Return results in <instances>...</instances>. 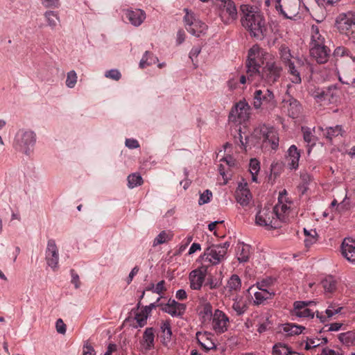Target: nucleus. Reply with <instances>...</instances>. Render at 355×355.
I'll return each instance as SVG.
<instances>
[{
  "mask_svg": "<svg viewBox=\"0 0 355 355\" xmlns=\"http://www.w3.org/2000/svg\"><path fill=\"white\" fill-rule=\"evenodd\" d=\"M236 200L242 207H247L252 200V196L247 183H240L236 191Z\"/></svg>",
  "mask_w": 355,
  "mask_h": 355,
  "instance_id": "21",
  "label": "nucleus"
},
{
  "mask_svg": "<svg viewBox=\"0 0 355 355\" xmlns=\"http://www.w3.org/2000/svg\"><path fill=\"white\" fill-rule=\"evenodd\" d=\"M270 322L269 318L266 316H260L258 318L257 331L261 334L270 328Z\"/></svg>",
  "mask_w": 355,
  "mask_h": 355,
  "instance_id": "44",
  "label": "nucleus"
},
{
  "mask_svg": "<svg viewBox=\"0 0 355 355\" xmlns=\"http://www.w3.org/2000/svg\"><path fill=\"white\" fill-rule=\"evenodd\" d=\"M304 329H305L304 327L293 323H287L282 326V332L287 336L299 335Z\"/></svg>",
  "mask_w": 355,
  "mask_h": 355,
  "instance_id": "34",
  "label": "nucleus"
},
{
  "mask_svg": "<svg viewBox=\"0 0 355 355\" xmlns=\"http://www.w3.org/2000/svg\"><path fill=\"white\" fill-rule=\"evenodd\" d=\"M159 300L160 298L159 297L155 302L151 303L150 305L145 306L142 311L148 315V314L150 313L153 309L159 306L158 304Z\"/></svg>",
  "mask_w": 355,
  "mask_h": 355,
  "instance_id": "61",
  "label": "nucleus"
},
{
  "mask_svg": "<svg viewBox=\"0 0 355 355\" xmlns=\"http://www.w3.org/2000/svg\"><path fill=\"white\" fill-rule=\"evenodd\" d=\"M254 135L264 143H268L274 150L279 146V137L277 130L270 126L261 125L254 130Z\"/></svg>",
  "mask_w": 355,
  "mask_h": 355,
  "instance_id": "10",
  "label": "nucleus"
},
{
  "mask_svg": "<svg viewBox=\"0 0 355 355\" xmlns=\"http://www.w3.org/2000/svg\"><path fill=\"white\" fill-rule=\"evenodd\" d=\"M302 130L303 132V137H304V141L309 144H312L313 145H314L315 144L314 140H313L314 136L312 134L311 129L309 128L302 127Z\"/></svg>",
  "mask_w": 355,
  "mask_h": 355,
  "instance_id": "50",
  "label": "nucleus"
},
{
  "mask_svg": "<svg viewBox=\"0 0 355 355\" xmlns=\"http://www.w3.org/2000/svg\"><path fill=\"white\" fill-rule=\"evenodd\" d=\"M207 266H202L192 270L189 275L190 288L193 290H200L207 275Z\"/></svg>",
  "mask_w": 355,
  "mask_h": 355,
  "instance_id": "15",
  "label": "nucleus"
},
{
  "mask_svg": "<svg viewBox=\"0 0 355 355\" xmlns=\"http://www.w3.org/2000/svg\"><path fill=\"white\" fill-rule=\"evenodd\" d=\"M223 6L220 8L219 16L223 23L230 24L234 22L238 17L237 9L232 0L221 1Z\"/></svg>",
  "mask_w": 355,
  "mask_h": 355,
  "instance_id": "13",
  "label": "nucleus"
},
{
  "mask_svg": "<svg viewBox=\"0 0 355 355\" xmlns=\"http://www.w3.org/2000/svg\"><path fill=\"white\" fill-rule=\"evenodd\" d=\"M324 135L327 139L331 140L334 137L343 135V128L341 125H336L334 127H328L324 130Z\"/></svg>",
  "mask_w": 355,
  "mask_h": 355,
  "instance_id": "41",
  "label": "nucleus"
},
{
  "mask_svg": "<svg viewBox=\"0 0 355 355\" xmlns=\"http://www.w3.org/2000/svg\"><path fill=\"white\" fill-rule=\"evenodd\" d=\"M311 235L306 236L304 243L306 248H309L318 241V233L315 230H311Z\"/></svg>",
  "mask_w": 355,
  "mask_h": 355,
  "instance_id": "49",
  "label": "nucleus"
},
{
  "mask_svg": "<svg viewBox=\"0 0 355 355\" xmlns=\"http://www.w3.org/2000/svg\"><path fill=\"white\" fill-rule=\"evenodd\" d=\"M95 354L94 347L88 343H85L83 345V355H95Z\"/></svg>",
  "mask_w": 355,
  "mask_h": 355,
  "instance_id": "59",
  "label": "nucleus"
},
{
  "mask_svg": "<svg viewBox=\"0 0 355 355\" xmlns=\"http://www.w3.org/2000/svg\"><path fill=\"white\" fill-rule=\"evenodd\" d=\"M338 31L355 44V14H342L336 19Z\"/></svg>",
  "mask_w": 355,
  "mask_h": 355,
  "instance_id": "9",
  "label": "nucleus"
},
{
  "mask_svg": "<svg viewBox=\"0 0 355 355\" xmlns=\"http://www.w3.org/2000/svg\"><path fill=\"white\" fill-rule=\"evenodd\" d=\"M44 17L47 25L52 29H55L60 22V17L57 12L51 10L45 12Z\"/></svg>",
  "mask_w": 355,
  "mask_h": 355,
  "instance_id": "37",
  "label": "nucleus"
},
{
  "mask_svg": "<svg viewBox=\"0 0 355 355\" xmlns=\"http://www.w3.org/2000/svg\"><path fill=\"white\" fill-rule=\"evenodd\" d=\"M250 256V246L243 243L237 245V259L239 262H246Z\"/></svg>",
  "mask_w": 355,
  "mask_h": 355,
  "instance_id": "33",
  "label": "nucleus"
},
{
  "mask_svg": "<svg viewBox=\"0 0 355 355\" xmlns=\"http://www.w3.org/2000/svg\"><path fill=\"white\" fill-rule=\"evenodd\" d=\"M173 234L171 231H162L153 240V246L165 243L173 239Z\"/></svg>",
  "mask_w": 355,
  "mask_h": 355,
  "instance_id": "38",
  "label": "nucleus"
},
{
  "mask_svg": "<svg viewBox=\"0 0 355 355\" xmlns=\"http://www.w3.org/2000/svg\"><path fill=\"white\" fill-rule=\"evenodd\" d=\"M42 3L47 8H58L60 6V0H42Z\"/></svg>",
  "mask_w": 355,
  "mask_h": 355,
  "instance_id": "55",
  "label": "nucleus"
},
{
  "mask_svg": "<svg viewBox=\"0 0 355 355\" xmlns=\"http://www.w3.org/2000/svg\"><path fill=\"white\" fill-rule=\"evenodd\" d=\"M275 295L270 290H259L254 293V303L257 305L262 304L265 300L272 298Z\"/></svg>",
  "mask_w": 355,
  "mask_h": 355,
  "instance_id": "35",
  "label": "nucleus"
},
{
  "mask_svg": "<svg viewBox=\"0 0 355 355\" xmlns=\"http://www.w3.org/2000/svg\"><path fill=\"white\" fill-rule=\"evenodd\" d=\"M241 281L239 277L236 275L231 276L227 284V288L230 291H238L241 289Z\"/></svg>",
  "mask_w": 355,
  "mask_h": 355,
  "instance_id": "42",
  "label": "nucleus"
},
{
  "mask_svg": "<svg viewBox=\"0 0 355 355\" xmlns=\"http://www.w3.org/2000/svg\"><path fill=\"white\" fill-rule=\"evenodd\" d=\"M280 55L283 62L287 66L293 63L291 62V54L288 47L282 46L280 48Z\"/></svg>",
  "mask_w": 355,
  "mask_h": 355,
  "instance_id": "46",
  "label": "nucleus"
},
{
  "mask_svg": "<svg viewBox=\"0 0 355 355\" xmlns=\"http://www.w3.org/2000/svg\"><path fill=\"white\" fill-rule=\"evenodd\" d=\"M211 197L212 193L208 189L205 190L202 193L200 194L198 200V204L200 205H202L204 204L209 202Z\"/></svg>",
  "mask_w": 355,
  "mask_h": 355,
  "instance_id": "52",
  "label": "nucleus"
},
{
  "mask_svg": "<svg viewBox=\"0 0 355 355\" xmlns=\"http://www.w3.org/2000/svg\"><path fill=\"white\" fill-rule=\"evenodd\" d=\"M342 254L349 262L355 264V241L345 239L341 246Z\"/></svg>",
  "mask_w": 355,
  "mask_h": 355,
  "instance_id": "22",
  "label": "nucleus"
},
{
  "mask_svg": "<svg viewBox=\"0 0 355 355\" xmlns=\"http://www.w3.org/2000/svg\"><path fill=\"white\" fill-rule=\"evenodd\" d=\"M275 103L273 92L268 89H256L252 94V105L255 110L273 107Z\"/></svg>",
  "mask_w": 355,
  "mask_h": 355,
  "instance_id": "8",
  "label": "nucleus"
},
{
  "mask_svg": "<svg viewBox=\"0 0 355 355\" xmlns=\"http://www.w3.org/2000/svg\"><path fill=\"white\" fill-rule=\"evenodd\" d=\"M125 16L135 26H140L146 19V13L141 9L126 10Z\"/></svg>",
  "mask_w": 355,
  "mask_h": 355,
  "instance_id": "24",
  "label": "nucleus"
},
{
  "mask_svg": "<svg viewBox=\"0 0 355 355\" xmlns=\"http://www.w3.org/2000/svg\"><path fill=\"white\" fill-rule=\"evenodd\" d=\"M321 284L326 295H331L337 289V282L332 276L325 277L321 282Z\"/></svg>",
  "mask_w": 355,
  "mask_h": 355,
  "instance_id": "32",
  "label": "nucleus"
},
{
  "mask_svg": "<svg viewBox=\"0 0 355 355\" xmlns=\"http://www.w3.org/2000/svg\"><path fill=\"white\" fill-rule=\"evenodd\" d=\"M71 283L74 284L76 288H78L80 287V280H79V276L74 273V270H71Z\"/></svg>",
  "mask_w": 355,
  "mask_h": 355,
  "instance_id": "64",
  "label": "nucleus"
},
{
  "mask_svg": "<svg viewBox=\"0 0 355 355\" xmlns=\"http://www.w3.org/2000/svg\"><path fill=\"white\" fill-rule=\"evenodd\" d=\"M340 92V88L337 85H331L325 88L313 87L309 89V94L321 105L336 103Z\"/></svg>",
  "mask_w": 355,
  "mask_h": 355,
  "instance_id": "4",
  "label": "nucleus"
},
{
  "mask_svg": "<svg viewBox=\"0 0 355 355\" xmlns=\"http://www.w3.org/2000/svg\"><path fill=\"white\" fill-rule=\"evenodd\" d=\"M291 204L286 191L283 190L279 193L278 202L274 207H264L259 211L255 218L256 224L267 229L281 227V223L286 222L288 219Z\"/></svg>",
  "mask_w": 355,
  "mask_h": 355,
  "instance_id": "1",
  "label": "nucleus"
},
{
  "mask_svg": "<svg viewBox=\"0 0 355 355\" xmlns=\"http://www.w3.org/2000/svg\"><path fill=\"white\" fill-rule=\"evenodd\" d=\"M125 146L130 149H135L139 147L138 141L134 139H126Z\"/></svg>",
  "mask_w": 355,
  "mask_h": 355,
  "instance_id": "60",
  "label": "nucleus"
},
{
  "mask_svg": "<svg viewBox=\"0 0 355 355\" xmlns=\"http://www.w3.org/2000/svg\"><path fill=\"white\" fill-rule=\"evenodd\" d=\"M273 284V279L270 277L266 278L257 283V287L259 290H270L269 287Z\"/></svg>",
  "mask_w": 355,
  "mask_h": 355,
  "instance_id": "51",
  "label": "nucleus"
},
{
  "mask_svg": "<svg viewBox=\"0 0 355 355\" xmlns=\"http://www.w3.org/2000/svg\"><path fill=\"white\" fill-rule=\"evenodd\" d=\"M105 76L114 80H119L121 77V74L118 69H113L107 71Z\"/></svg>",
  "mask_w": 355,
  "mask_h": 355,
  "instance_id": "54",
  "label": "nucleus"
},
{
  "mask_svg": "<svg viewBox=\"0 0 355 355\" xmlns=\"http://www.w3.org/2000/svg\"><path fill=\"white\" fill-rule=\"evenodd\" d=\"M228 87L231 89H235L239 87V81L236 80V75H234L231 79H230L227 82Z\"/></svg>",
  "mask_w": 355,
  "mask_h": 355,
  "instance_id": "63",
  "label": "nucleus"
},
{
  "mask_svg": "<svg viewBox=\"0 0 355 355\" xmlns=\"http://www.w3.org/2000/svg\"><path fill=\"white\" fill-rule=\"evenodd\" d=\"M184 11L185 12L184 22L187 31L197 37L204 35L207 30V26L189 9L184 8Z\"/></svg>",
  "mask_w": 355,
  "mask_h": 355,
  "instance_id": "7",
  "label": "nucleus"
},
{
  "mask_svg": "<svg viewBox=\"0 0 355 355\" xmlns=\"http://www.w3.org/2000/svg\"><path fill=\"white\" fill-rule=\"evenodd\" d=\"M36 142V135L33 131L20 129L15 136L13 146L19 152L26 155L33 150Z\"/></svg>",
  "mask_w": 355,
  "mask_h": 355,
  "instance_id": "5",
  "label": "nucleus"
},
{
  "mask_svg": "<svg viewBox=\"0 0 355 355\" xmlns=\"http://www.w3.org/2000/svg\"><path fill=\"white\" fill-rule=\"evenodd\" d=\"M211 324L212 329L216 334H223L229 329L230 324V318L223 311L216 309L212 315Z\"/></svg>",
  "mask_w": 355,
  "mask_h": 355,
  "instance_id": "12",
  "label": "nucleus"
},
{
  "mask_svg": "<svg viewBox=\"0 0 355 355\" xmlns=\"http://www.w3.org/2000/svg\"><path fill=\"white\" fill-rule=\"evenodd\" d=\"M341 309L342 307L334 304H331L325 311L326 316L323 315L321 313L317 312L316 317L320 319L321 322H325L327 319L340 313Z\"/></svg>",
  "mask_w": 355,
  "mask_h": 355,
  "instance_id": "31",
  "label": "nucleus"
},
{
  "mask_svg": "<svg viewBox=\"0 0 355 355\" xmlns=\"http://www.w3.org/2000/svg\"><path fill=\"white\" fill-rule=\"evenodd\" d=\"M45 259L47 265L56 270L58 268L59 252L54 239H49L47 241L46 249L45 251Z\"/></svg>",
  "mask_w": 355,
  "mask_h": 355,
  "instance_id": "14",
  "label": "nucleus"
},
{
  "mask_svg": "<svg viewBox=\"0 0 355 355\" xmlns=\"http://www.w3.org/2000/svg\"><path fill=\"white\" fill-rule=\"evenodd\" d=\"M229 246V243L225 242L223 244L209 247L200 258L204 263L217 265L225 259Z\"/></svg>",
  "mask_w": 355,
  "mask_h": 355,
  "instance_id": "6",
  "label": "nucleus"
},
{
  "mask_svg": "<svg viewBox=\"0 0 355 355\" xmlns=\"http://www.w3.org/2000/svg\"><path fill=\"white\" fill-rule=\"evenodd\" d=\"M260 171V163L257 159H251L249 164V171L252 175V180L257 182V174Z\"/></svg>",
  "mask_w": 355,
  "mask_h": 355,
  "instance_id": "43",
  "label": "nucleus"
},
{
  "mask_svg": "<svg viewBox=\"0 0 355 355\" xmlns=\"http://www.w3.org/2000/svg\"><path fill=\"white\" fill-rule=\"evenodd\" d=\"M327 343V338H323L322 339H320L318 338H312L307 337L306 340H304L302 343V346H303L306 350H310V349H314L322 344H326Z\"/></svg>",
  "mask_w": 355,
  "mask_h": 355,
  "instance_id": "36",
  "label": "nucleus"
},
{
  "mask_svg": "<svg viewBox=\"0 0 355 355\" xmlns=\"http://www.w3.org/2000/svg\"><path fill=\"white\" fill-rule=\"evenodd\" d=\"M282 67L280 64L271 58L267 60L263 67L261 71L259 70V65L258 66V72L254 74V76L250 78V80H255L257 79L263 83V85H271L276 83L281 76Z\"/></svg>",
  "mask_w": 355,
  "mask_h": 355,
  "instance_id": "3",
  "label": "nucleus"
},
{
  "mask_svg": "<svg viewBox=\"0 0 355 355\" xmlns=\"http://www.w3.org/2000/svg\"><path fill=\"white\" fill-rule=\"evenodd\" d=\"M331 50L328 47H319L316 49V52L310 51L311 56L320 64L327 62L330 56Z\"/></svg>",
  "mask_w": 355,
  "mask_h": 355,
  "instance_id": "27",
  "label": "nucleus"
},
{
  "mask_svg": "<svg viewBox=\"0 0 355 355\" xmlns=\"http://www.w3.org/2000/svg\"><path fill=\"white\" fill-rule=\"evenodd\" d=\"M161 342L168 347L171 343L172 331L168 321L163 322L161 325Z\"/></svg>",
  "mask_w": 355,
  "mask_h": 355,
  "instance_id": "28",
  "label": "nucleus"
},
{
  "mask_svg": "<svg viewBox=\"0 0 355 355\" xmlns=\"http://www.w3.org/2000/svg\"><path fill=\"white\" fill-rule=\"evenodd\" d=\"M241 22L252 37L262 40L268 35V29L263 15L257 8L248 4H242Z\"/></svg>",
  "mask_w": 355,
  "mask_h": 355,
  "instance_id": "2",
  "label": "nucleus"
},
{
  "mask_svg": "<svg viewBox=\"0 0 355 355\" xmlns=\"http://www.w3.org/2000/svg\"><path fill=\"white\" fill-rule=\"evenodd\" d=\"M164 285H165V282L164 280L159 282L155 288H154V286L152 285V288H153V292L156 293L157 294H161L163 291H164L166 290Z\"/></svg>",
  "mask_w": 355,
  "mask_h": 355,
  "instance_id": "58",
  "label": "nucleus"
},
{
  "mask_svg": "<svg viewBox=\"0 0 355 355\" xmlns=\"http://www.w3.org/2000/svg\"><path fill=\"white\" fill-rule=\"evenodd\" d=\"M284 106L287 108L288 115L293 119L297 118L302 111L300 103L294 98L285 101Z\"/></svg>",
  "mask_w": 355,
  "mask_h": 355,
  "instance_id": "26",
  "label": "nucleus"
},
{
  "mask_svg": "<svg viewBox=\"0 0 355 355\" xmlns=\"http://www.w3.org/2000/svg\"><path fill=\"white\" fill-rule=\"evenodd\" d=\"M314 304L313 301H296L293 304V315L299 318H313L315 311L309 306Z\"/></svg>",
  "mask_w": 355,
  "mask_h": 355,
  "instance_id": "16",
  "label": "nucleus"
},
{
  "mask_svg": "<svg viewBox=\"0 0 355 355\" xmlns=\"http://www.w3.org/2000/svg\"><path fill=\"white\" fill-rule=\"evenodd\" d=\"M338 338L340 342L347 345L352 343L354 340V336L352 331L342 333L339 335Z\"/></svg>",
  "mask_w": 355,
  "mask_h": 355,
  "instance_id": "48",
  "label": "nucleus"
},
{
  "mask_svg": "<svg viewBox=\"0 0 355 355\" xmlns=\"http://www.w3.org/2000/svg\"><path fill=\"white\" fill-rule=\"evenodd\" d=\"M321 355H343V354L339 350H334L329 348H324L322 349Z\"/></svg>",
  "mask_w": 355,
  "mask_h": 355,
  "instance_id": "62",
  "label": "nucleus"
},
{
  "mask_svg": "<svg viewBox=\"0 0 355 355\" xmlns=\"http://www.w3.org/2000/svg\"><path fill=\"white\" fill-rule=\"evenodd\" d=\"M77 74L75 71L72 70L67 73L66 85L69 88H73L77 82Z\"/></svg>",
  "mask_w": 355,
  "mask_h": 355,
  "instance_id": "47",
  "label": "nucleus"
},
{
  "mask_svg": "<svg viewBox=\"0 0 355 355\" xmlns=\"http://www.w3.org/2000/svg\"><path fill=\"white\" fill-rule=\"evenodd\" d=\"M259 54V47L254 46L248 51V60L246 61L247 75L248 79L252 78L254 74L258 72V63L256 60L257 55Z\"/></svg>",
  "mask_w": 355,
  "mask_h": 355,
  "instance_id": "20",
  "label": "nucleus"
},
{
  "mask_svg": "<svg viewBox=\"0 0 355 355\" xmlns=\"http://www.w3.org/2000/svg\"><path fill=\"white\" fill-rule=\"evenodd\" d=\"M142 182V178L138 173H132L128 176V186L130 189L141 185Z\"/></svg>",
  "mask_w": 355,
  "mask_h": 355,
  "instance_id": "45",
  "label": "nucleus"
},
{
  "mask_svg": "<svg viewBox=\"0 0 355 355\" xmlns=\"http://www.w3.org/2000/svg\"><path fill=\"white\" fill-rule=\"evenodd\" d=\"M141 347L144 351H150L155 347V330L152 327L145 329L140 340Z\"/></svg>",
  "mask_w": 355,
  "mask_h": 355,
  "instance_id": "23",
  "label": "nucleus"
},
{
  "mask_svg": "<svg viewBox=\"0 0 355 355\" xmlns=\"http://www.w3.org/2000/svg\"><path fill=\"white\" fill-rule=\"evenodd\" d=\"M147 318L148 315L143 311L137 313L135 315V320L138 324V326L140 327H144L146 324Z\"/></svg>",
  "mask_w": 355,
  "mask_h": 355,
  "instance_id": "53",
  "label": "nucleus"
},
{
  "mask_svg": "<svg viewBox=\"0 0 355 355\" xmlns=\"http://www.w3.org/2000/svg\"><path fill=\"white\" fill-rule=\"evenodd\" d=\"M196 337L198 344L205 352L216 348V345L214 342V336L212 334L207 331H198L196 333Z\"/></svg>",
  "mask_w": 355,
  "mask_h": 355,
  "instance_id": "18",
  "label": "nucleus"
},
{
  "mask_svg": "<svg viewBox=\"0 0 355 355\" xmlns=\"http://www.w3.org/2000/svg\"><path fill=\"white\" fill-rule=\"evenodd\" d=\"M272 354V355H301L282 343H278L273 346Z\"/></svg>",
  "mask_w": 355,
  "mask_h": 355,
  "instance_id": "30",
  "label": "nucleus"
},
{
  "mask_svg": "<svg viewBox=\"0 0 355 355\" xmlns=\"http://www.w3.org/2000/svg\"><path fill=\"white\" fill-rule=\"evenodd\" d=\"M56 330L58 333L64 334L66 333V325L62 319H58L55 324Z\"/></svg>",
  "mask_w": 355,
  "mask_h": 355,
  "instance_id": "56",
  "label": "nucleus"
},
{
  "mask_svg": "<svg viewBox=\"0 0 355 355\" xmlns=\"http://www.w3.org/2000/svg\"><path fill=\"white\" fill-rule=\"evenodd\" d=\"M186 308L185 304L170 299L166 304L162 305V310L172 317L180 318L185 313Z\"/></svg>",
  "mask_w": 355,
  "mask_h": 355,
  "instance_id": "17",
  "label": "nucleus"
},
{
  "mask_svg": "<svg viewBox=\"0 0 355 355\" xmlns=\"http://www.w3.org/2000/svg\"><path fill=\"white\" fill-rule=\"evenodd\" d=\"M288 67V73L289 75V79L292 83L294 84H300L302 82V78L300 76V73L296 69L294 63L290 64L287 65Z\"/></svg>",
  "mask_w": 355,
  "mask_h": 355,
  "instance_id": "39",
  "label": "nucleus"
},
{
  "mask_svg": "<svg viewBox=\"0 0 355 355\" xmlns=\"http://www.w3.org/2000/svg\"><path fill=\"white\" fill-rule=\"evenodd\" d=\"M327 47L325 44V38L317 26L313 25L311 30V41L309 43V51L316 52L319 47Z\"/></svg>",
  "mask_w": 355,
  "mask_h": 355,
  "instance_id": "19",
  "label": "nucleus"
},
{
  "mask_svg": "<svg viewBox=\"0 0 355 355\" xmlns=\"http://www.w3.org/2000/svg\"><path fill=\"white\" fill-rule=\"evenodd\" d=\"M158 62V58L156 56L149 52L146 51L139 62V67L141 68H145L146 66L152 65Z\"/></svg>",
  "mask_w": 355,
  "mask_h": 355,
  "instance_id": "40",
  "label": "nucleus"
},
{
  "mask_svg": "<svg viewBox=\"0 0 355 355\" xmlns=\"http://www.w3.org/2000/svg\"><path fill=\"white\" fill-rule=\"evenodd\" d=\"M349 51L345 47L339 46L337 47L334 52L335 56L343 57L345 55H349Z\"/></svg>",
  "mask_w": 355,
  "mask_h": 355,
  "instance_id": "57",
  "label": "nucleus"
},
{
  "mask_svg": "<svg viewBox=\"0 0 355 355\" xmlns=\"http://www.w3.org/2000/svg\"><path fill=\"white\" fill-rule=\"evenodd\" d=\"M232 309L236 312L237 315H241L248 309L247 302L242 296H236L233 299Z\"/></svg>",
  "mask_w": 355,
  "mask_h": 355,
  "instance_id": "29",
  "label": "nucleus"
},
{
  "mask_svg": "<svg viewBox=\"0 0 355 355\" xmlns=\"http://www.w3.org/2000/svg\"><path fill=\"white\" fill-rule=\"evenodd\" d=\"M251 107L245 100H241L235 104L232 109L230 118L239 123L248 121L250 118Z\"/></svg>",
  "mask_w": 355,
  "mask_h": 355,
  "instance_id": "11",
  "label": "nucleus"
},
{
  "mask_svg": "<svg viewBox=\"0 0 355 355\" xmlns=\"http://www.w3.org/2000/svg\"><path fill=\"white\" fill-rule=\"evenodd\" d=\"M300 157V152L295 145H292L288 150L286 162L290 169H296L299 166Z\"/></svg>",
  "mask_w": 355,
  "mask_h": 355,
  "instance_id": "25",
  "label": "nucleus"
}]
</instances>
